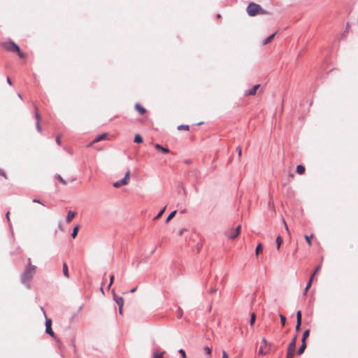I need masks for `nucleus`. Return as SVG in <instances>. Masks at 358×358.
<instances>
[{
  "mask_svg": "<svg viewBox=\"0 0 358 358\" xmlns=\"http://www.w3.org/2000/svg\"><path fill=\"white\" fill-rule=\"evenodd\" d=\"M28 266L26 268L21 278V282L27 288L29 287V283L36 273V267L31 264L30 258L28 259Z\"/></svg>",
  "mask_w": 358,
  "mask_h": 358,
  "instance_id": "nucleus-1",
  "label": "nucleus"
},
{
  "mask_svg": "<svg viewBox=\"0 0 358 358\" xmlns=\"http://www.w3.org/2000/svg\"><path fill=\"white\" fill-rule=\"evenodd\" d=\"M247 13L250 16H255L258 14H264L266 12L259 4L251 2L247 7Z\"/></svg>",
  "mask_w": 358,
  "mask_h": 358,
  "instance_id": "nucleus-2",
  "label": "nucleus"
},
{
  "mask_svg": "<svg viewBox=\"0 0 358 358\" xmlns=\"http://www.w3.org/2000/svg\"><path fill=\"white\" fill-rule=\"evenodd\" d=\"M129 176H130V171H127V173H125L124 177L123 178H122L121 180L116 181L113 184V187L117 188V187H121L122 185H127L128 183V180H129Z\"/></svg>",
  "mask_w": 358,
  "mask_h": 358,
  "instance_id": "nucleus-3",
  "label": "nucleus"
},
{
  "mask_svg": "<svg viewBox=\"0 0 358 358\" xmlns=\"http://www.w3.org/2000/svg\"><path fill=\"white\" fill-rule=\"evenodd\" d=\"M3 47L5 49L10 52H15L16 50H19V46L13 41L5 43L3 44Z\"/></svg>",
  "mask_w": 358,
  "mask_h": 358,
  "instance_id": "nucleus-4",
  "label": "nucleus"
},
{
  "mask_svg": "<svg viewBox=\"0 0 358 358\" xmlns=\"http://www.w3.org/2000/svg\"><path fill=\"white\" fill-rule=\"evenodd\" d=\"M296 339H297V335L294 336V338L290 341V343H289V345L287 348L288 351L294 352L295 348H296Z\"/></svg>",
  "mask_w": 358,
  "mask_h": 358,
  "instance_id": "nucleus-5",
  "label": "nucleus"
},
{
  "mask_svg": "<svg viewBox=\"0 0 358 358\" xmlns=\"http://www.w3.org/2000/svg\"><path fill=\"white\" fill-rule=\"evenodd\" d=\"M240 229H241V226L238 225L236 229H234L231 232V234L229 235V238L230 239H234L235 238H236L239 234H240Z\"/></svg>",
  "mask_w": 358,
  "mask_h": 358,
  "instance_id": "nucleus-6",
  "label": "nucleus"
},
{
  "mask_svg": "<svg viewBox=\"0 0 358 358\" xmlns=\"http://www.w3.org/2000/svg\"><path fill=\"white\" fill-rule=\"evenodd\" d=\"M113 299L116 302V303L118 305V306H124V299L122 297L114 294Z\"/></svg>",
  "mask_w": 358,
  "mask_h": 358,
  "instance_id": "nucleus-7",
  "label": "nucleus"
},
{
  "mask_svg": "<svg viewBox=\"0 0 358 358\" xmlns=\"http://www.w3.org/2000/svg\"><path fill=\"white\" fill-rule=\"evenodd\" d=\"M259 87V85H254L251 90L245 92V94L246 95H255Z\"/></svg>",
  "mask_w": 358,
  "mask_h": 358,
  "instance_id": "nucleus-8",
  "label": "nucleus"
},
{
  "mask_svg": "<svg viewBox=\"0 0 358 358\" xmlns=\"http://www.w3.org/2000/svg\"><path fill=\"white\" fill-rule=\"evenodd\" d=\"M75 216H76V213L74 211L69 210L68 212L67 216L66 217V222L68 223L71 222V220L75 217Z\"/></svg>",
  "mask_w": 358,
  "mask_h": 358,
  "instance_id": "nucleus-9",
  "label": "nucleus"
},
{
  "mask_svg": "<svg viewBox=\"0 0 358 358\" xmlns=\"http://www.w3.org/2000/svg\"><path fill=\"white\" fill-rule=\"evenodd\" d=\"M107 134L106 133L98 135L92 142V143H96L106 138Z\"/></svg>",
  "mask_w": 358,
  "mask_h": 358,
  "instance_id": "nucleus-10",
  "label": "nucleus"
},
{
  "mask_svg": "<svg viewBox=\"0 0 358 358\" xmlns=\"http://www.w3.org/2000/svg\"><path fill=\"white\" fill-rule=\"evenodd\" d=\"M275 33H274V34H271V35L268 36L267 38H266L263 41V42H262L263 45H267L268 43H270V42L273 39V38L275 37Z\"/></svg>",
  "mask_w": 358,
  "mask_h": 358,
  "instance_id": "nucleus-11",
  "label": "nucleus"
},
{
  "mask_svg": "<svg viewBox=\"0 0 358 358\" xmlns=\"http://www.w3.org/2000/svg\"><path fill=\"white\" fill-rule=\"evenodd\" d=\"M135 108L138 111V113L141 115H143L146 112L145 109L143 106H141L139 103H136L135 105Z\"/></svg>",
  "mask_w": 358,
  "mask_h": 358,
  "instance_id": "nucleus-12",
  "label": "nucleus"
},
{
  "mask_svg": "<svg viewBox=\"0 0 358 358\" xmlns=\"http://www.w3.org/2000/svg\"><path fill=\"white\" fill-rule=\"evenodd\" d=\"M309 334H310V329H307L303 332V336L301 338V343H306V340L309 336Z\"/></svg>",
  "mask_w": 358,
  "mask_h": 358,
  "instance_id": "nucleus-13",
  "label": "nucleus"
},
{
  "mask_svg": "<svg viewBox=\"0 0 358 358\" xmlns=\"http://www.w3.org/2000/svg\"><path fill=\"white\" fill-rule=\"evenodd\" d=\"M296 171L297 173L301 175L305 172V167L302 165H298L296 168Z\"/></svg>",
  "mask_w": 358,
  "mask_h": 358,
  "instance_id": "nucleus-14",
  "label": "nucleus"
},
{
  "mask_svg": "<svg viewBox=\"0 0 358 358\" xmlns=\"http://www.w3.org/2000/svg\"><path fill=\"white\" fill-rule=\"evenodd\" d=\"M63 273L65 277L66 278H69V271H68V266L66 264V263H64L63 264Z\"/></svg>",
  "mask_w": 358,
  "mask_h": 358,
  "instance_id": "nucleus-15",
  "label": "nucleus"
},
{
  "mask_svg": "<svg viewBox=\"0 0 358 358\" xmlns=\"http://www.w3.org/2000/svg\"><path fill=\"white\" fill-rule=\"evenodd\" d=\"M306 348V344L302 343L301 345L297 350V355H301V354H303Z\"/></svg>",
  "mask_w": 358,
  "mask_h": 358,
  "instance_id": "nucleus-16",
  "label": "nucleus"
},
{
  "mask_svg": "<svg viewBox=\"0 0 358 358\" xmlns=\"http://www.w3.org/2000/svg\"><path fill=\"white\" fill-rule=\"evenodd\" d=\"M275 243H276V248L278 250H279L281 244L282 243V238L280 236H278V237L276 238V240H275Z\"/></svg>",
  "mask_w": 358,
  "mask_h": 358,
  "instance_id": "nucleus-17",
  "label": "nucleus"
},
{
  "mask_svg": "<svg viewBox=\"0 0 358 358\" xmlns=\"http://www.w3.org/2000/svg\"><path fill=\"white\" fill-rule=\"evenodd\" d=\"M79 230V226L78 225H76L73 229V231L71 234V237L73 238H75L78 234V231Z\"/></svg>",
  "mask_w": 358,
  "mask_h": 358,
  "instance_id": "nucleus-18",
  "label": "nucleus"
},
{
  "mask_svg": "<svg viewBox=\"0 0 358 358\" xmlns=\"http://www.w3.org/2000/svg\"><path fill=\"white\" fill-rule=\"evenodd\" d=\"M45 332L48 334H49L51 337H52V338L55 337V334L54 331H52V327H48V328H45Z\"/></svg>",
  "mask_w": 358,
  "mask_h": 358,
  "instance_id": "nucleus-19",
  "label": "nucleus"
},
{
  "mask_svg": "<svg viewBox=\"0 0 358 358\" xmlns=\"http://www.w3.org/2000/svg\"><path fill=\"white\" fill-rule=\"evenodd\" d=\"M165 353V351H162L161 352H155L153 353V358H163V355Z\"/></svg>",
  "mask_w": 358,
  "mask_h": 358,
  "instance_id": "nucleus-20",
  "label": "nucleus"
},
{
  "mask_svg": "<svg viewBox=\"0 0 358 358\" xmlns=\"http://www.w3.org/2000/svg\"><path fill=\"white\" fill-rule=\"evenodd\" d=\"M177 213V210H173L169 215V216L166 217L165 222H168L170 220H171L176 215V213Z\"/></svg>",
  "mask_w": 358,
  "mask_h": 358,
  "instance_id": "nucleus-21",
  "label": "nucleus"
},
{
  "mask_svg": "<svg viewBox=\"0 0 358 358\" xmlns=\"http://www.w3.org/2000/svg\"><path fill=\"white\" fill-rule=\"evenodd\" d=\"M134 142L140 143L143 142V138L139 134H136L134 137Z\"/></svg>",
  "mask_w": 358,
  "mask_h": 358,
  "instance_id": "nucleus-22",
  "label": "nucleus"
},
{
  "mask_svg": "<svg viewBox=\"0 0 358 358\" xmlns=\"http://www.w3.org/2000/svg\"><path fill=\"white\" fill-rule=\"evenodd\" d=\"M320 268H321V265H318V266L315 268V271H314L313 273L310 275V279H312V280H313V278H314V276L315 275V274H316V273H317L320 270Z\"/></svg>",
  "mask_w": 358,
  "mask_h": 358,
  "instance_id": "nucleus-23",
  "label": "nucleus"
},
{
  "mask_svg": "<svg viewBox=\"0 0 358 358\" xmlns=\"http://www.w3.org/2000/svg\"><path fill=\"white\" fill-rule=\"evenodd\" d=\"M178 130H189V126L186 124H181L178 127Z\"/></svg>",
  "mask_w": 358,
  "mask_h": 358,
  "instance_id": "nucleus-24",
  "label": "nucleus"
},
{
  "mask_svg": "<svg viewBox=\"0 0 358 358\" xmlns=\"http://www.w3.org/2000/svg\"><path fill=\"white\" fill-rule=\"evenodd\" d=\"M256 319V315L255 313L251 314L250 320V324L252 326L255 322Z\"/></svg>",
  "mask_w": 358,
  "mask_h": 358,
  "instance_id": "nucleus-25",
  "label": "nucleus"
},
{
  "mask_svg": "<svg viewBox=\"0 0 358 358\" xmlns=\"http://www.w3.org/2000/svg\"><path fill=\"white\" fill-rule=\"evenodd\" d=\"M165 209H166V206H165V207H164V208H162V210L158 213V214L155 216V220H157V219H159V218L162 216V215L164 213V212L165 211Z\"/></svg>",
  "mask_w": 358,
  "mask_h": 358,
  "instance_id": "nucleus-26",
  "label": "nucleus"
},
{
  "mask_svg": "<svg viewBox=\"0 0 358 358\" xmlns=\"http://www.w3.org/2000/svg\"><path fill=\"white\" fill-rule=\"evenodd\" d=\"M258 354L265 355L268 354V352H264V347L261 346L259 349Z\"/></svg>",
  "mask_w": 358,
  "mask_h": 358,
  "instance_id": "nucleus-27",
  "label": "nucleus"
},
{
  "mask_svg": "<svg viewBox=\"0 0 358 358\" xmlns=\"http://www.w3.org/2000/svg\"><path fill=\"white\" fill-rule=\"evenodd\" d=\"M262 248V245L261 243H259L255 250L256 255H257L259 254V252L261 251Z\"/></svg>",
  "mask_w": 358,
  "mask_h": 358,
  "instance_id": "nucleus-28",
  "label": "nucleus"
},
{
  "mask_svg": "<svg viewBox=\"0 0 358 358\" xmlns=\"http://www.w3.org/2000/svg\"><path fill=\"white\" fill-rule=\"evenodd\" d=\"M35 117L36 119V121L39 122L41 116H40V115H39V113L38 112L37 108H35Z\"/></svg>",
  "mask_w": 358,
  "mask_h": 358,
  "instance_id": "nucleus-29",
  "label": "nucleus"
},
{
  "mask_svg": "<svg viewBox=\"0 0 358 358\" xmlns=\"http://www.w3.org/2000/svg\"><path fill=\"white\" fill-rule=\"evenodd\" d=\"M204 352L206 355H210L211 354V352H212V350L210 348H209L208 346H206L204 348Z\"/></svg>",
  "mask_w": 358,
  "mask_h": 358,
  "instance_id": "nucleus-30",
  "label": "nucleus"
},
{
  "mask_svg": "<svg viewBox=\"0 0 358 358\" xmlns=\"http://www.w3.org/2000/svg\"><path fill=\"white\" fill-rule=\"evenodd\" d=\"M296 321L301 322V310H298L296 312Z\"/></svg>",
  "mask_w": 358,
  "mask_h": 358,
  "instance_id": "nucleus-31",
  "label": "nucleus"
},
{
  "mask_svg": "<svg viewBox=\"0 0 358 358\" xmlns=\"http://www.w3.org/2000/svg\"><path fill=\"white\" fill-rule=\"evenodd\" d=\"M45 328H48V327H51L52 326V320L50 319H46V321H45Z\"/></svg>",
  "mask_w": 358,
  "mask_h": 358,
  "instance_id": "nucleus-32",
  "label": "nucleus"
},
{
  "mask_svg": "<svg viewBox=\"0 0 358 358\" xmlns=\"http://www.w3.org/2000/svg\"><path fill=\"white\" fill-rule=\"evenodd\" d=\"M280 322L282 323V325L284 326L285 324V321H286V317L282 315H280Z\"/></svg>",
  "mask_w": 358,
  "mask_h": 358,
  "instance_id": "nucleus-33",
  "label": "nucleus"
},
{
  "mask_svg": "<svg viewBox=\"0 0 358 358\" xmlns=\"http://www.w3.org/2000/svg\"><path fill=\"white\" fill-rule=\"evenodd\" d=\"M56 178L62 182L63 183L64 185H66V182L62 178V176L60 175H57L56 176Z\"/></svg>",
  "mask_w": 358,
  "mask_h": 358,
  "instance_id": "nucleus-34",
  "label": "nucleus"
},
{
  "mask_svg": "<svg viewBox=\"0 0 358 358\" xmlns=\"http://www.w3.org/2000/svg\"><path fill=\"white\" fill-rule=\"evenodd\" d=\"M15 52H17V55H18L20 57L24 58V57H25V54H24L23 52H22V51L20 50V48H19V50H16Z\"/></svg>",
  "mask_w": 358,
  "mask_h": 358,
  "instance_id": "nucleus-35",
  "label": "nucleus"
},
{
  "mask_svg": "<svg viewBox=\"0 0 358 358\" xmlns=\"http://www.w3.org/2000/svg\"><path fill=\"white\" fill-rule=\"evenodd\" d=\"M294 357V352L292 351H288L287 352V357L286 358H293Z\"/></svg>",
  "mask_w": 358,
  "mask_h": 358,
  "instance_id": "nucleus-36",
  "label": "nucleus"
},
{
  "mask_svg": "<svg viewBox=\"0 0 358 358\" xmlns=\"http://www.w3.org/2000/svg\"><path fill=\"white\" fill-rule=\"evenodd\" d=\"M301 324V322L296 321V327H295V329H296V331H299L300 330Z\"/></svg>",
  "mask_w": 358,
  "mask_h": 358,
  "instance_id": "nucleus-37",
  "label": "nucleus"
},
{
  "mask_svg": "<svg viewBox=\"0 0 358 358\" xmlns=\"http://www.w3.org/2000/svg\"><path fill=\"white\" fill-rule=\"evenodd\" d=\"M305 239H306V241H307V243H308V244L309 245H312V241H311V240H310V236H308V235H306V236H305Z\"/></svg>",
  "mask_w": 358,
  "mask_h": 358,
  "instance_id": "nucleus-38",
  "label": "nucleus"
},
{
  "mask_svg": "<svg viewBox=\"0 0 358 358\" xmlns=\"http://www.w3.org/2000/svg\"><path fill=\"white\" fill-rule=\"evenodd\" d=\"M312 282H313L312 279H309V280L305 287L306 290H308V289L310 287Z\"/></svg>",
  "mask_w": 358,
  "mask_h": 358,
  "instance_id": "nucleus-39",
  "label": "nucleus"
},
{
  "mask_svg": "<svg viewBox=\"0 0 358 358\" xmlns=\"http://www.w3.org/2000/svg\"><path fill=\"white\" fill-rule=\"evenodd\" d=\"M178 352H179V353L182 355V358H186V353H185V350H184L180 349V350H179V351H178Z\"/></svg>",
  "mask_w": 358,
  "mask_h": 358,
  "instance_id": "nucleus-40",
  "label": "nucleus"
},
{
  "mask_svg": "<svg viewBox=\"0 0 358 358\" xmlns=\"http://www.w3.org/2000/svg\"><path fill=\"white\" fill-rule=\"evenodd\" d=\"M36 129L38 130V131H39V132L42 131V129H41V124H40V123L38 122H36Z\"/></svg>",
  "mask_w": 358,
  "mask_h": 358,
  "instance_id": "nucleus-41",
  "label": "nucleus"
},
{
  "mask_svg": "<svg viewBox=\"0 0 358 358\" xmlns=\"http://www.w3.org/2000/svg\"><path fill=\"white\" fill-rule=\"evenodd\" d=\"M160 150L164 152V153H169V150L166 148H164L162 146V148L160 149Z\"/></svg>",
  "mask_w": 358,
  "mask_h": 358,
  "instance_id": "nucleus-42",
  "label": "nucleus"
},
{
  "mask_svg": "<svg viewBox=\"0 0 358 358\" xmlns=\"http://www.w3.org/2000/svg\"><path fill=\"white\" fill-rule=\"evenodd\" d=\"M182 315V310L180 308H178V317H181Z\"/></svg>",
  "mask_w": 358,
  "mask_h": 358,
  "instance_id": "nucleus-43",
  "label": "nucleus"
},
{
  "mask_svg": "<svg viewBox=\"0 0 358 358\" xmlns=\"http://www.w3.org/2000/svg\"><path fill=\"white\" fill-rule=\"evenodd\" d=\"M222 358H229L227 353L224 350L222 351Z\"/></svg>",
  "mask_w": 358,
  "mask_h": 358,
  "instance_id": "nucleus-44",
  "label": "nucleus"
},
{
  "mask_svg": "<svg viewBox=\"0 0 358 358\" xmlns=\"http://www.w3.org/2000/svg\"><path fill=\"white\" fill-rule=\"evenodd\" d=\"M113 280H114V276L113 275H111L110 276V283L108 285V287H110L111 286V285L113 284Z\"/></svg>",
  "mask_w": 358,
  "mask_h": 358,
  "instance_id": "nucleus-45",
  "label": "nucleus"
},
{
  "mask_svg": "<svg viewBox=\"0 0 358 358\" xmlns=\"http://www.w3.org/2000/svg\"><path fill=\"white\" fill-rule=\"evenodd\" d=\"M56 143L59 145L61 144V141H60V137L59 136H57Z\"/></svg>",
  "mask_w": 358,
  "mask_h": 358,
  "instance_id": "nucleus-46",
  "label": "nucleus"
},
{
  "mask_svg": "<svg viewBox=\"0 0 358 358\" xmlns=\"http://www.w3.org/2000/svg\"><path fill=\"white\" fill-rule=\"evenodd\" d=\"M262 343L265 347L268 345L267 341L265 338H262Z\"/></svg>",
  "mask_w": 358,
  "mask_h": 358,
  "instance_id": "nucleus-47",
  "label": "nucleus"
},
{
  "mask_svg": "<svg viewBox=\"0 0 358 358\" xmlns=\"http://www.w3.org/2000/svg\"><path fill=\"white\" fill-rule=\"evenodd\" d=\"M155 148L157 150H160V149L162 148V145H160L159 144H155Z\"/></svg>",
  "mask_w": 358,
  "mask_h": 358,
  "instance_id": "nucleus-48",
  "label": "nucleus"
},
{
  "mask_svg": "<svg viewBox=\"0 0 358 358\" xmlns=\"http://www.w3.org/2000/svg\"><path fill=\"white\" fill-rule=\"evenodd\" d=\"M216 291H217V289H216V288H213V289H210L209 290V293L213 294V293L216 292Z\"/></svg>",
  "mask_w": 358,
  "mask_h": 358,
  "instance_id": "nucleus-49",
  "label": "nucleus"
},
{
  "mask_svg": "<svg viewBox=\"0 0 358 358\" xmlns=\"http://www.w3.org/2000/svg\"><path fill=\"white\" fill-rule=\"evenodd\" d=\"M0 176H2L4 178H6V174H5L4 171L1 169H0Z\"/></svg>",
  "mask_w": 358,
  "mask_h": 358,
  "instance_id": "nucleus-50",
  "label": "nucleus"
},
{
  "mask_svg": "<svg viewBox=\"0 0 358 358\" xmlns=\"http://www.w3.org/2000/svg\"><path fill=\"white\" fill-rule=\"evenodd\" d=\"M137 289V287H134L133 289H131L129 292L130 293H134V292H136Z\"/></svg>",
  "mask_w": 358,
  "mask_h": 358,
  "instance_id": "nucleus-51",
  "label": "nucleus"
},
{
  "mask_svg": "<svg viewBox=\"0 0 358 358\" xmlns=\"http://www.w3.org/2000/svg\"><path fill=\"white\" fill-rule=\"evenodd\" d=\"M9 215H10V212H9V211H8V212L6 213V218H7V220H8V222L10 221Z\"/></svg>",
  "mask_w": 358,
  "mask_h": 358,
  "instance_id": "nucleus-52",
  "label": "nucleus"
},
{
  "mask_svg": "<svg viewBox=\"0 0 358 358\" xmlns=\"http://www.w3.org/2000/svg\"><path fill=\"white\" fill-rule=\"evenodd\" d=\"M7 83H8L10 85H12L11 80H10V78L9 77H8V78H7Z\"/></svg>",
  "mask_w": 358,
  "mask_h": 358,
  "instance_id": "nucleus-53",
  "label": "nucleus"
},
{
  "mask_svg": "<svg viewBox=\"0 0 358 358\" xmlns=\"http://www.w3.org/2000/svg\"><path fill=\"white\" fill-rule=\"evenodd\" d=\"M33 201L35 202V203H41V204L43 205L39 200H38L36 199H34Z\"/></svg>",
  "mask_w": 358,
  "mask_h": 358,
  "instance_id": "nucleus-54",
  "label": "nucleus"
},
{
  "mask_svg": "<svg viewBox=\"0 0 358 358\" xmlns=\"http://www.w3.org/2000/svg\"><path fill=\"white\" fill-rule=\"evenodd\" d=\"M122 308H123V306H119V313H120V314H122Z\"/></svg>",
  "mask_w": 358,
  "mask_h": 358,
  "instance_id": "nucleus-55",
  "label": "nucleus"
},
{
  "mask_svg": "<svg viewBox=\"0 0 358 358\" xmlns=\"http://www.w3.org/2000/svg\"><path fill=\"white\" fill-rule=\"evenodd\" d=\"M238 156H241V149L238 147Z\"/></svg>",
  "mask_w": 358,
  "mask_h": 358,
  "instance_id": "nucleus-56",
  "label": "nucleus"
},
{
  "mask_svg": "<svg viewBox=\"0 0 358 358\" xmlns=\"http://www.w3.org/2000/svg\"><path fill=\"white\" fill-rule=\"evenodd\" d=\"M283 222H284V224H285V226L286 230H287V231H288V230H289V229H288V227H287V224H286V222H285V221L284 220H283Z\"/></svg>",
  "mask_w": 358,
  "mask_h": 358,
  "instance_id": "nucleus-57",
  "label": "nucleus"
},
{
  "mask_svg": "<svg viewBox=\"0 0 358 358\" xmlns=\"http://www.w3.org/2000/svg\"><path fill=\"white\" fill-rule=\"evenodd\" d=\"M41 310L43 311V313L44 315L45 316V310H44L43 308H42V307H41Z\"/></svg>",
  "mask_w": 358,
  "mask_h": 358,
  "instance_id": "nucleus-58",
  "label": "nucleus"
},
{
  "mask_svg": "<svg viewBox=\"0 0 358 358\" xmlns=\"http://www.w3.org/2000/svg\"><path fill=\"white\" fill-rule=\"evenodd\" d=\"M17 96H18L20 99H22V96L21 94H17Z\"/></svg>",
  "mask_w": 358,
  "mask_h": 358,
  "instance_id": "nucleus-59",
  "label": "nucleus"
},
{
  "mask_svg": "<svg viewBox=\"0 0 358 358\" xmlns=\"http://www.w3.org/2000/svg\"><path fill=\"white\" fill-rule=\"evenodd\" d=\"M307 292L308 290H306V289H304V292H303V294L306 295L307 294Z\"/></svg>",
  "mask_w": 358,
  "mask_h": 358,
  "instance_id": "nucleus-60",
  "label": "nucleus"
},
{
  "mask_svg": "<svg viewBox=\"0 0 358 358\" xmlns=\"http://www.w3.org/2000/svg\"><path fill=\"white\" fill-rule=\"evenodd\" d=\"M59 228L61 230H63V229H62V226H61V224H59Z\"/></svg>",
  "mask_w": 358,
  "mask_h": 358,
  "instance_id": "nucleus-61",
  "label": "nucleus"
},
{
  "mask_svg": "<svg viewBox=\"0 0 358 358\" xmlns=\"http://www.w3.org/2000/svg\"><path fill=\"white\" fill-rule=\"evenodd\" d=\"M183 230H184V229H181V230L180 231V235H181V234H182Z\"/></svg>",
  "mask_w": 358,
  "mask_h": 358,
  "instance_id": "nucleus-62",
  "label": "nucleus"
},
{
  "mask_svg": "<svg viewBox=\"0 0 358 358\" xmlns=\"http://www.w3.org/2000/svg\"><path fill=\"white\" fill-rule=\"evenodd\" d=\"M264 352H268V353H269V349L266 350H264Z\"/></svg>",
  "mask_w": 358,
  "mask_h": 358,
  "instance_id": "nucleus-63",
  "label": "nucleus"
}]
</instances>
